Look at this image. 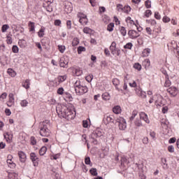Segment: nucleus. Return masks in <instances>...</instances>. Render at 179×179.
I'll list each match as a JSON object with an SVG mask.
<instances>
[{"label": "nucleus", "mask_w": 179, "mask_h": 179, "mask_svg": "<svg viewBox=\"0 0 179 179\" xmlns=\"http://www.w3.org/2000/svg\"><path fill=\"white\" fill-rule=\"evenodd\" d=\"M57 112L64 118H68V120H73L76 117L75 107L71 104L67 106L58 105Z\"/></svg>", "instance_id": "f257e3e1"}, {"label": "nucleus", "mask_w": 179, "mask_h": 179, "mask_svg": "<svg viewBox=\"0 0 179 179\" xmlns=\"http://www.w3.org/2000/svg\"><path fill=\"white\" fill-rule=\"evenodd\" d=\"M75 90L77 94H85V93H87V87L81 85L79 83H76V88Z\"/></svg>", "instance_id": "f03ea898"}, {"label": "nucleus", "mask_w": 179, "mask_h": 179, "mask_svg": "<svg viewBox=\"0 0 179 179\" xmlns=\"http://www.w3.org/2000/svg\"><path fill=\"white\" fill-rule=\"evenodd\" d=\"M77 16L79 18V22L80 23V24H82L83 26L87 24L89 20H87V16L86 15L82 13H78Z\"/></svg>", "instance_id": "7ed1b4c3"}, {"label": "nucleus", "mask_w": 179, "mask_h": 179, "mask_svg": "<svg viewBox=\"0 0 179 179\" xmlns=\"http://www.w3.org/2000/svg\"><path fill=\"white\" fill-rule=\"evenodd\" d=\"M52 2H54V0H44L43 8H45L47 12H52V6H51Z\"/></svg>", "instance_id": "20e7f679"}, {"label": "nucleus", "mask_w": 179, "mask_h": 179, "mask_svg": "<svg viewBox=\"0 0 179 179\" xmlns=\"http://www.w3.org/2000/svg\"><path fill=\"white\" fill-rule=\"evenodd\" d=\"M126 22L127 23L128 26H136L137 30H138V31H141V28L138 27V26H139V24H138V22H135V21H134V20H132L131 17H127L126 18Z\"/></svg>", "instance_id": "39448f33"}, {"label": "nucleus", "mask_w": 179, "mask_h": 179, "mask_svg": "<svg viewBox=\"0 0 179 179\" xmlns=\"http://www.w3.org/2000/svg\"><path fill=\"white\" fill-rule=\"evenodd\" d=\"M117 122H119V128L122 131H124L127 128V122H125V120L123 119V117H119L117 119Z\"/></svg>", "instance_id": "423d86ee"}, {"label": "nucleus", "mask_w": 179, "mask_h": 179, "mask_svg": "<svg viewBox=\"0 0 179 179\" xmlns=\"http://www.w3.org/2000/svg\"><path fill=\"white\" fill-rule=\"evenodd\" d=\"M69 62V59L68 57H63L60 59V66L62 68H66Z\"/></svg>", "instance_id": "0eeeda50"}, {"label": "nucleus", "mask_w": 179, "mask_h": 179, "mask_svg": "<svg viewBox=\"0 0 179 179\" xmlns=\"http://www.w3.org/2000/svg\"><path fill=\"white\" fill-rule=\"evenodd\" d=\"M168 93L170 94L173 97H176L178 93V90L176 87H171L167 90Z\"/></svg>", "instance_id": "6e6552de"}, {"label": "nucleus", "mask_w": 179, "mask_h": 179, "mask_svg": "<svg viewBox=\"0 0 179 179\" xmlns=\"http://www.w3.org/2000/svg\"><path fill=\"white\" fill-rule=\"evenodd\" d=\"M128 34L130 37V38H137V37H139V30L135 31V30H129L128 32Z\"/></svg>", "instance_id": "1a4fd4ad"}, {"label": "nucleus", "mask_w": 179, "mask_h": 179, "mask_svg": "<svg viewBox=\"0 0 179 179\" xmlns=\"http://www.w3.org/2000/svg\"><path fill=\"white\" fill-rule=\"evenodd\" d=\"M40 135L41 136H50V130L47 128V126H43V127L40 131Z\"/></svg>", "instance_id": "9d476101"}, {"label": "nucleus", "mask_w": 179, "mask_h": 179, "mask_svg": "<svg viewBox=\"0 0 179 179\" xmlns=\"http://www.w3.org/2000/svg\"><path fill=\"white\" fill-rule=\"evenodd\" d=\"M136 93L139 97H141L142 99H145L146 97V92L142 91V89L139 87H136Z\"/></svg>", "instance_id": "9b49d317"}, {"label": "nucleus", "mask_w": 179, "mask_h": 179, "mask_svg": "<svg viewBox=\"0 0 179 179\" xmlns=\"http://www.w3.org/2000/svg\"><path fill=\"white\" fill-rule=\"evenodd\" d=\"M8 101L6 102V104L8 107H12L15 104V96L13 94H10L8 96Z\"/></svg>", "instance_id": "f8f14e48"}, {"label": "nucleus", "mask_w": 179, "mask_h": 179, "mask_svg": "<svg viewBox=\"0 0 179 179\" xmlns=\"http://www.w3.org/2000/svg\"><path fill=\"white\" fill-rule=\"evenodd\" d=\"M18 156L21 163H24L26 162L27 157L26 156V154L24 152L20 151L18 152Z\"/></svg>", "instance_id": "ddd939ff"}, {"label": "nucleus", "mask_w": 179, "mask_h": 179, "mask_svg": "<svg viewBox=\"0 0 179 179\" xmlns=\"http://www.w3.org/2000/svg\"><path fill=\"white\" fill-rule=\"evenodd\" d=\"M7 163L8 164H9V166L10 167H15V166H16L14 163H13V156L8 155L7 157Z\"/></svg>", "instance_id": "4468645a"}, {"label": "nucleus", "mask_w": 179, "mask_h": 179, "mask_svg": "<svg viewBox=\"0 0 179 179\" xmlns=\"http://www.w3.org/2000/svg\"><path fill=\"white\" fill-rule=\"evenodd\" d=\"M28 27L30 33H35L36 32V26L34 24V22L30 21L28 23Z\"/></svg>", "instance_id": "2eb2a0df"}, {"label": "nucleus", "mask_w": 179, "mask_h": 179, "mask_svg": "<svg viewBox=\"0 0 179 179\" xmlns=\"http://www.w3.org/2000/svg\"><path fill=\"white\" fill-rule=\"evenodd\" d=\"M4 138L6 142H8V143H10V142H12V139L13 138V135L9 133H6L4 134Z\"/></svg>", "instance_id": "dca6fc26"}, {"label": "nucleus", "mask_w": 179, "mask_h": 179, "mask_svg": "<svg viewBox=\"0 0 179 179\" xmlns=\"http://www.w3.org/2000/svg\"><path fill=\"white\" fill-rule=\"evenodd\" d=\"M140 118L141 120H143L146 122L147 124H149V119L148 118V115L146 113L142 112L140 113Z\"/></svg>", "instance_id": "f3484780"}, {"label": "nucleus", "mask_w": 179, "mask_h": 179, "mask_svg": "<svg viewBox=\"0 0 179 179\" xmlns=\"http://www.w3.org/2000/svg\"><path fill=\"white\" fill-rule=\"evenodd\" d=\"M45 33V27H41L38 32V37H44Z\"/></svg>", "instance_id": "a211bd4d"}, {"label": "nucleus", "mask_w": 179, "mask_h": 179, "mask_svg": "<svg viewBox=\"0 0 179 179\" xmlns=\"http://www.w3.org/2000/svg\"><path fill=\"white\" fill-rule=\"evenodd\" d=\"M161 99H162V96L155 95V96L153 97V99H150V100L149 103H153V100H155V101L156 103H160V101H160Z\"/></svg>", "instance_id": "6ab92c4d"}, {"label": "nucleus", "mask_w": 179, "mask_h": 179, "mask_svg": "<svg viewBox=\"0 0 179 179\" xmlns=\"http://www.w3.org/2000/svg\"><path fill=\"white\" fill-rule=\"evenodd\" d=\"M113 111L115 114H121V106H116L113 108Z\"/></svg>", "instance_id": "aec40b11"}, {"label": "nucleus", "mask_w": 179, "mask_h": 179, "mask_svg": "<svg viewBox=\"0 0 179 179\" xmlns=\"http://www.w3.org/2000/svg\"><path fill=\"white\" fill-rule=\"evenodd\" d=\"M7 73L11 76V78H15L16 76V71L12 69H8L7 71Z\"/></svg>", "instance_id": "412c9836"}, {"label": "nucleus", "mask_w": 179, "mask_h": 179, "mask_svg": "<svg viewBox=\"0 0 179 179\" xmlns=\"http://www.w3.org/2000/svg\"><path fill=\"white\" fill-rule=\"evenodd\" d=\"M113 121V117L111 116H106L104 119H103V122L104 124H110V122H112Z\"/></svg>", "instance_id": "4be33fe9"}, {"label": "nucleus", "mask_w": 179, "mask_h": 179, "mask_svg": "<svg viewBox=\"0 0 179 179\" xmlns=\"http://www.w3.org/2000/svg\"><path fill=\"white\" fill-rule=\"evenodd\" d=\"M8 178L9 179H19V176L17 173H8Z\"/></svg>", "instance_id": "5701e85b"}, {"label": "nucleus", "mask_w": 179, "mask_h": 179, "mask_svg": "<svg viewBox=\"0 0 179 179\" xmlns=\"http://www.w3.org/2000/svg\"><path fill=\"white\" fill-rule=\"evenodd\" d=\"M82 73H83V71H82V69L80 68L76 69L74 72V75H76V76H80Z\"/></svg>", "instance_id": "b1692460"}, {"label": "nucleus", "mask_w": 179, "mask_h": 179, "mask_svg": "<svg viewBox=\"0 0 179 179\" xmlns=\"http://www.w3.org/2000/svg\"><path fill=\"white\" fill-rule=\"evenodd\" d=\"M92 29L87 27H85L84 29H83V33H85V34H92Z\"/></svg>", "instance_id": "393cba45"}, {"label": "nucleus", "mask_w": 179, "mask_h": 179, "mask_svg": "<svg viewBox=\"0 0 179 179\" xmlns=\"http://www.w3.org/2000/svg\"><path fill=\"white\" fill-rule=\"evenodd\" d=\"M6 97H8V94L6 92H3L0 95V102L5 101L6 100Z\"/></svg>", "instance_id": "a878e982"}, {"label": "nucleus", "mask_w": 179, "mask_h": 179, "mask_svg": "<svg viewBox=\"0 0 179 179\" xmlns=\"http://www.w3.org/2000/svg\"><path fill=\"white\" fill-rule=\"evenodd\" d=\"M120 32L121 33L122 36H127V29L124 27H120L119 28Z\"/></svg>", "instance_id": "bb28decb"}, {"label": "nucleus", "mask_w": 179, "mask_h": 179, "mask_svg": "<svg viewBox=\"0 0 179 179\" xmlns=\"http://www.w3.org/2000/svg\"><path fill=\"white\" fill-rule=\"evenodd\" d=\"M110 94H108V92H105L104 94H102V99L103 100H110Z\"/></svg>", "instance_id": "cd10ccee"}, {"label": "nucleus", "mask_w": 179, "mask_h": 179, "mask_svg": "<svg viewBox=\"0 0 179 179\" xmlns=\"http://www.w3.org/2000/svg\"><path fill=\"white\" fill-rule=\"evenodd\" d=\"M108 31H113L114 30V22H110L107 26Z\"/></svg>", "instance_id": "c85d7f7f"}, {"label": "nucleus", "mask_w": 179, "mask_h": 179, "mask_svg": "<svg viewBox=\"0 0 179 179\" xmlns=\"http://www.w3.org/2000/svg\"><path fill=\"white\" fill-rule=\"evenodd\" d=\"M47 152V147H42L39 151L41 156H44Z\"/></svg>", "instance_id": "c756f323"}, {"label": "nucleus", "mask_w": 179, "mask_h": 179, "mask_svg": "<svg viewBox=\"0 0 179 179\" xmlns=\"http://www.w3.org/2000/svg\"><path fill=\"white\" fill-rule=\"evenodd\" d=\"M145 6L147 9H150V8H152V1H150V0L145 1Z\"/></svg>", "instance_id": "7c9ffc66"}, {"label": "nucleus", "mask_w": 179, "mask_h": 179, "mask_svg": "<svg viewBox=\"0 0 179 179\" xmlns=\"http://www.w3.org/2000/svg\"><path fill=\"white\" fill-rule=\"evenodd\" d=\"M144 16H145V17H150V16H152V10H146L144 13Z\"/></svg>", "instance_id": "2f4dec72"}, {"label": "nucleus", "mask_w": 179, "mask_h": 179, "mask_svg": "<svg viewBox=\"0 0 179 179\" xmlns=\"http://www.w3.org/2000/svg\"><path fill=\"white\" fill-rule=\"evenodd\" d=\"M90 173L91 174V176H97V169L92 168L90 170Z\"/></svg>", "instance_id": "473e14b6"}, {"label": "nucleus", "mask_w": 179, "mask_h": 179, "mask_svg": "<svg viewBox=\"0 0 179 179\" xmlns=\"http://www.w3.org/2000/svg\"><path fill=\"white\" fill-rule=\"evenodd\" d=\"M113 22H115L116 26L121 24V22L120 21L118 17L115 15L113 17Z\"/></svg>", "instance_id": "72a5a7b5"}, {"label": "nucleus", "mask_w": 179, "mask_h": 179, "mask_svg": "<svg viewBox=\"0 0 179 179\" xmlns=\"http://www.w3.org/2000/svg\"><path fill=\"white\" fill-rule=\"evenodd\" d=\"M134 69H136L137 71H141L142 69V66L139 64V63H136L134 65Z\"/></svg>", "instance_id": "f704fd0d"}, {"label": "nucleus", "mask_w": 179, "mask_h": 179, "mask_svg": "<svg viewBox=\"0 0 179 179\" xmlns=\"http://www.w3.org/2000/svg\"><path fill=\"white\" fill-rule=\"evenodd\" d=\"M171 19H170V17H169L168 16H164L162 18V22L164 23H169V22H171Z\"/></svg>", "instance_id": "c9c22d12"}, {"label": "nucleus", "mask_w": 179, "mask_h": 179, "mask_svg": "<svg viewBox=\"0 0 179 179\" xmlns=\"http://www.w3.org/2000/svg\"><path fill=\"white\" fill-rule=\"evenodd\" d=\"M154 17L157 20H160V19H162V15H160V13L157 11L155 13Z\"/></svg>", "instance_id": "e433bc0d"}, {"label": "nucleus", "mask_w": 179, "mask_h": 179, "mask_svg": "<svg viewBox=\"0 0 179 179\" xmlns=\"http://www.w3.org/2000/svg\"><path fill=\"white\" fill-rule=\"evenodd\" d=\"M9 29V25L8 24H3L1 27V31L2 33H6V30Z\"/></svg>", "instance_id": "4c0bfd02"}, {"label": "nucleus", "mask_w": 179, "mask_h": 179, "mask_svg": "<svg viewBox=\"0 0 179 179\" xmlns=\"http://www.w3.org/2000/svg\"><path fill=\"white\" fill-rule=\"evenodd\" d=\"M86 51V48H85V47L83 46H80L78 48V54H80L83 52Z\"/></svg>", "instance_id": "58836bf2"}, {"label": "nucleus", "mask_w": 179, "mask_h": 179, "mask_svg": "<svg viewBox=\"0 0 179 179\" xmlns=\"http://www.w3.org/2000/svg\"><path fill=\"white\" fill-rule=\"evenodd\" d=\"M66 27L69 30H71V29H72V22L71 20L66 21Z\"/></svg>", "instance_id": "ea45409f"}, {"label": "nucleus", "mask_w": 179, "mask_h": 179, "mask_svg": "<svg viewBox=\"0 0 179 179\" xmlns=\"http://www.w3.org/2000/svg\"><path fill=\"white\" fill-rule=\"evenodd\" d=\"M23 87H25V89H29V87H30V82L29 80H26L23 83Z\"/></svg>", "instance_id": "a19ab883"}, {"label": "nucleus", "mask_w": 179, "mask_h": 179, "mask_svg": "<svg viewBox=\"0 0 179 179\" xmlns=\"http://www.w3.org/2000/svg\"><path fill=\"white\" fill-rule=\"evenodd\" d=\"M79 44V39L78 38H74L72 41V45H78Z\"/></svg>", "instance_id": "79ce46f5"}, {"label": "nucleus", "mask_w": 179, "mask_h": 179, "mask_svg": "<svg viewBox=\"0 0 179 179\" xmlns=\"http://www.w3.org/2000/svg\"><path fill=\"white\" fill-rule=\"evenodd\" d=\"M124 6H122V4H117L116 6V10H117V12H122V7Z\"/></svg>", "instance_id": "37998d69"}, {"label": "nucleus", "mask_w": 179, "mask_h": 179, "mask_svg": "<svg viewBox=\"0 0 179 179\" xmlns=\"http://www.w3.org/2000/svg\"><path fill=\"white\" fill-rule=\"evenodd\" d=\"M31 159L32 160V162H36L37 160V156L35 153H31Z\"/></svg>", "instance_id": "c03bdc74"}, {"label": "nucleus", "mask_w": 179, "mask_h": 179, "mask_svg": "<svg viewBox=\"0 0 179 179\" xmlns=\"http://www.w3.org/2000/svg\"><path fill=\"white\" fill-rule=\"evenodd\" d=\"M149 52H150V50H149V49L144 50L143 52V56L148 57V55H149Z\"/></svg>", "instance_id": "a18cd8bd"}, {"label": "nucleus", "mask_w": 179, "mask_h": 179, "mask_svg": "<svg viewBox=\"0 0 179 179\" xmlns=\"http://www.w3.org/2000/svg\"><path fill=\"white\" fill-rule=\"evenodd\" d=\"M124 13H128L129 12H131V6H124Z\"/></svg>", "instance_id": "49530a36"}, {"label": "nucleus", "mask_w": 179, "mask_h": 179, "mask_svg": "<svg viewBox=\"0 0 179 179\" xmlns=\"http://www.w3.org/2000/svg\"><path fill=\"white\" fill-rule=\"evenodd\" d=\"M22 107H27V105L29 104V102L26 100H22L20 103Z\"/></svg>", "instance_id": "de8ad7c7"}, {"label": "nucleus", "mask_w": 179, "mask_h": 179, "mask_svg": "<svg viewBox=\"0 0 179 179\" xmlns=\"http://www.w3.org/2000/svg\"><path fill=\"white\" fill-rule=\"evenodd\" d=\"M86 80L89 83L92 82L93 80V75H89L85 78Z\"/></svg>", "instance_id": "09e8293b"}, {"label": "nucleus", "mask_w": 179, "mask_h": 179, "mask_svg": "<svg viewBox=\"0 0 179 179\" xmlns=\"http://www.w3.org/2000/svg\"><path fill=\"white\" fill-rule=\"evenodd\" d=\"M6 43L7 44H12L13 40L11 36H7L6 37Z\"/></svg>", "instance_id": "8fccbe9b"}, {"label": "nucleus", "mask_w": 179, "mask_h": 179, "mask_svg": "<svg viewBox=\"0 0 179 179\" xmlns=\"http://www.w3.org/2000/svg\"><path fill=\"white\" fill-rule=\"evenodd\" d=\"M171 24H173V26H177V18H172L171 20Z\"/></svg>", "instance_id": "3c124183"}, {"label": "nucleus", "mask_w": 179, "mask_h": 179, "mask_svg": "<svg viewBox=\"0 0 179 179\" xmlns=\"http://www.w3.org/2000/svg\"><path fill=\"white\" fill-rule=\"evenodd\" d=\"M149 23L151 24V26H156V24H157L156 20H150Z\"/></svg>", "instance_id": "603ef678"}, {"label": "nucleus", "mask_w": 179, "mask_h": 179, "mask_svg": "<svg viewBox=\"0 0 179 179\" xmlns=\"http://www.w3.org/2000/svg\"><path fill=\"white\" fill-rule=\"evenodd\" d=\"M62 22L61 20H55L54 24L55 26H61Z\"/></svg>", "instance_id": "864d4df0"}, {"label": "nucleus", "mask_w": 179, "mask_h": 179, "mask_svg": "<svg viewBox=\"0 0 179 179\" xmlns=\"http://www.w3.org/2000/svg\"><path fill=\"white\" fill-rule=\"evenodd\" d=\"M146 33L149 34V36L152 35V28L151 27H147L145 28Z\"/></svg>", "instance_id": "5fc2aeb1"}, {"label": "nucleus", "mask_w": 179, "mask_h": 179, "mask_svg": "<svg viewBox=\"0 0 179 179\" xmlns=\"http://www.w3.org/2000/svg\"><path fill=\"white\" fill-rule=\"evenodd\" d=\"M113 83L115 86H118V84L120 83V80L115 78L113 80Z\"/></svg>", "instance_id": "6e6d98bb"}, {"label": "nucleus", "mask_w": 179, "mask_h": 179, "mask_svg": "<svg viewBox=\"0 0 179 179\" xmlns=\"http://www.w3.org/2000/svg\"><path fill=\"white\" fill-rule=\"evenodd\" d=\"M58 48L60 52H64V51L66 50L65 45H59Z\"/></svg>", "instance_id": "4d7b16f0"}, {"label": "nucleus", "mask_w": 179, "mask_h": 179, "mask_svg": "<svg viewBox=\"0 0 179 179\" xmlns=\"http://www.w3.org/2000/svg\"><path fill=\"white\" fill-rule=\"evenodd\" d=\"M31 145H36L37 143V141L36 140V138L34 137L31 138Z\"/></svg>", "instance_id": "13d9d810"}, {"label": "nucleus", "mask_w": 179, "mask_h": 179, "mask_svg": "<svg viewBox=\"0 0 179 179\" xmlns=\"http://www.w3.org/2000/svg\"><path fill=\"white\" fill-rule=\"evenodd\" d=\"M13 52H19V48L17 45L13 46Z\"/></svg>", "instance_id": "bf43d9fd"}, {"label": "nucleus", "mask_w": 179, "mask_h": 179, "mask_svg": "<svg viewBox=\"0 0 179 179\" xmlns=\"http://www.w3.org/2000/svg\"><path fill=\"white\" fill-rule=\"evenodd\" d=\"M11 29H12L13 33H16V31H17V26H16L15 24H13L11 27Z\"/></svg>", "instance_id": "052dcab7"}, {"label": "nucleus", "mask_w": 179, "mask_h": 179, "mask_svg": "<svg viewBox=\"0 0 179 179\" xmlns=\"http://www.w3.org/2000/svg\"><path fill=\"white\" fill-rule=\"evenodd\" d=\"M168 150H169V152H170L171 153L174 152V146L170 145V146L168 148Z\"/></svg>", "instance_id": "680f3d73"}, {"label": "nucleus", "mask_w": 179, "mask_h": 179, "mask_svg": "<svg viewBox=\"0 0 179 179\" xmlns=\"http://www.w3.org/2000/svg\"><path fill=\"white\" fill-rule=\"evenodd\" d=\"M143 143L145 145H148V143H149V138H148V137H145V138L143 139Z\"/></svg>", "instance_id": "e2e57ef3"}, {"label": "nucleus", "mask_w": 179, "mask_h": 179, "mask_svg": "<svg viewBox=\"0 0 179 179\" xmlns=\"http://www.w3.org/2000/svg\"><path fill=\"white\" fill-rule=\"evenodd\" d=\"M129 86H131V87H136V82L133 81L132 83H129Z\"/></svg>", "instance_id": "0e129e2a"}, {"label": "nucleus", "mask_w": 179, "mask_h": 179, "mask_svg": "<svg viewBox=\"0 0 179 179\" xmlns=\"http://www.w3.org/2000/svg\"><path fill=\"white\" fill-rule=\"evenodd\" d=\"M83 125L84 128H87V127H89V124L87 123V120H84L83 122Z\"/></svg>", "instance_id": "69168bd1"}, {"label": "nucleus", "mask_w": 179, "mask_h": 179, "mask_svg": "<svg viewBox=\"0 0 179 179\" xmlns=\"http://www.w3.org/2000/svg\"><path fill=\"white\" fill-rule=\"evenodd\" d=\"M85 164H90V158L86 157L85 159Z\"/></svg>", "instance_id": "338daca9"}, {"label": "nucleus", "mask_w": 179, "mask_h": 179, "mask_svg": "<svg viewBox=\"0 0 179 179\" xmlns=\"http://www.w3.org/2000/svg\"><path fill=\"white\" fill-rule=\"evenodd\" d=\"M58 94H62L64 93V88H59L57 90Z\"/></svg>", "instance_id": "774afa93"}]
</instances>
